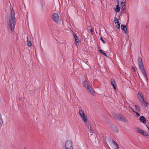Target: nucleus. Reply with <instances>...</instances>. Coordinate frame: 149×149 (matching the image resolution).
Returning a JSON list of instances; mask_svg holds the SVG:
<instances>
[{
  "mask_svg": "<svg viewBox=\"0 0 149 149\" xmlns=\"http://www.w3.org/2000/svg\"><path fill=\"white\" fill-rule=\"evenodd\" d=\"M27 42H28L27 45H28L29 47H30L32 45V43L31 41H29V40L28 38V36L27 37Z\"/></svg>",
  "mask_w": 149,
  "mask_h": 149,
  "instance_id": "19",
  "label": "nucleus"
},
{
  "mask_svg": "<svg viewBox=\"0 0 149 149\" xmlns=\"http://www.w3.org/2000/svg\"><path fill=\"white\" fill-rule=\"evenodd\" d=\"M136 130V132L138 133L141 134L145 136L147 138L149 137V135L148 134V133L146 132L141 130L139 128H137Z\"/></svg>",
  "mask_w": 149,
  "mask_h": 149,
  "instance_id": "7",
  "label": "nucleus"
},
{
  "mask_svg": "<svg viewBox=\"0 0 149 149\" xmlns=\"http://www.w3.org/2000/svg\"><path fill=\"white\" fill-rule=\"evenodd\" d=\"M23 149H26V148H24Z\"/></svg>",
  "mask_w": 149,
  "mask_h": 149,
  "instance_id": "35",
  "label": "nucleus"
},
{
  "mask_svg": "<svg viewBox=\"0 0 149 149\" xmlns=\"http://www.w3.org/2000/svg\"><path fill=\"white\" fill-rule=\"evenodd\" d=\"M138 97L140 99V101L141 102L143 101L144 100V98H143V96L142 94V93L141 92H139L138 94Z\"/></svg>",
  "mask_w": 149,
  "mask_h": 149,
  "instance_id": "9",
  "label": "nucleus"
},
{
  "mask_svg": "<svg viewBox=\"0 0 149 149\" xmlns=\"http://www.w3.org/2000/svg\"><path fill=\"white\" fill-rule=\"evenodd\" d=\"M145 104H146V106H147L148 104H147L146 103V102H145Z\"/></svg>",
  "mask_w": 149,
  "mask_h": 149,
  "instance_id": "32",
  "label": "nucleus"
},
{
  "mask_svg": "<svg viewBox=\"0 0 149 149\" xmlns=\"http://www.w3.org/2000/svg\"><path fill=\"white\" fill-rule=\"evenodd\" d=\"M132 69L133 70L134 72L135 71V69L133 67H132Z\"/></svg>",
  "mask_w": 149,
  "mask_h": 149,
  "instance_id": "28",
  "label": "nucleus"
},
{
  "mask_svg": "<svg viewBox=\"0 0 149 149\" xmlns=\"http://www.w3.org/2000/svg\"><path fill=\"white\" fill-rule=\"evenodd\" d=\"M19 100H21V97H19Z\"/></svg>",
  "mask_w": 149,
  "mask_h": 149,
  "instance_id": "33",
  "label": "nucleus"
},
{
  "mask_svg": "<svg viewBox=\"0 0 149 149\" xmlns=\"http://www.w3.org/2000/svg\"><path fill=\"white\" fill-rule=\"evenodd\" d=\"M130 107L133 111H134V112H135L134 110L133 109V108L132 107Z\"/></svg>",
  "mask_w": 149,
  "mask_h": 149,
  "instance_id": "29",
  "label": "nucleus"
},
{
  "mask_svg": "<svg viewBox=\"0 0 149 149\" xmlns=\"http://www.w3.org/2000/svg\"><path fill=\"white\" fill-rule=\"evenodd\" d=\"M111 85L113 86L114 89L115 90H116V88L115 87L116 84L115 82L114 79H112L111 81Z\"/></svg>",
  "mask_w": 149,
  "mask_h": 149,
  "instance_id": "11",
  "label": "nucleus"
},
{
  "mask_svg": "<svg viewBox=\"0 0 149 149\" xmlns=\"http://www.w3.org/2000/svg\"><path fill=\"white\" fill-rule=\"evenodd\" d=\"M81 117L84 122H86L87 121L88 119L87 116L85 115Z\"/></svg>",
  "mask_w": 149,
  "mask_h": 149,
  "instance_id": "15",
  "label": "nucleus"
},
{
  "mask_svg": "<svg viewBox=\"0 0 149 149\" xmlns=\"http://www.w3.org/2000/svg\"><path fill=\"white\" fill-rule=\"evenodd\" d=\"M139 66L143 65V63L142 62H141L139 63Z\"/></svg>",
  "mask_w": 149,
  "mask_h": 149,
  "instance_id": "27",
  "label": "nucleus"
},
{
  "mask_svg": "<svg viewBox=\"0 0 149 149\" xmlns=\"http://www.w3.org/2000/svg\"><path fill=\"white\" fill-rule=\"evenodd\" d=\"M140 120L142 123H144L146 122V120L145 118L143 116H141L139 118Z\"/></svg>",
  "mask_w": 149,
  "mask_h": 149,
  "instance_id": "13",
  "label": "nucleus"
},
{
  "mask_svg": "<svg viewBox=\"0 0 149 149\" xmlns=\"http://www.w3.org/2000/svg\"><path fill=\"white\" fill-rule=\"evenodd\" d=\"M138 61L139 63L141 62H142V60L141 59V58L140 57H139L138 58Z\"/></svg>",
  "mask_w": 149,
  "mask_h": 149,
  "instance_id": "24",
  "label": "nucleus"
},
{
  "mask_svg": "<svg viewBox=\"0 0 149 149\" xmlns=\"http://www.w3.org/2000/svg\"><path fill=\"white\" fill-rule=\"evenodd\" d=\"M75 40L76 43H77L79 42V40L78 39V37L76 36L75 34L74 35Z\"/></svg>",
  "mask_w": 149,
  "mask_h": 149,
  "instance_id": "20",
  "label": "nucleus"
},
{
  "mask_svg": "<svg viewBox=\"0 0 149 149\" xmlns=\"http://www.w3.org/2000/svg\"><path fill=\"white\" fill-rule=\"evenodd\" d=\"M148 127V130H149V126L148 127Z\"/></svg>",
  "mask_w": 149,
  "mask_h": 149,
  "instance_id": "34",
  "label": "nucleus"
},
{
  "mask_svg": "<svg viewBox=\"0 0 149 149\" xmlns=\"http://www.w3.org/2000/svg\"><path fill=\"white\" fill-rule=\"evenodd\" d=\"M126 6L125 4L118 3L116 8H114V10L116 12L118 13L120 11V9L122 10H124Z\"/></svg>",
  "mask_w": 149,
  "mask_h": 149,
  "instance_id": "4",
  "label": "nucleus"
},
{
  "mask_svg": "<svg viewBox=\"0 0 149 149\" xmlns=\"http://www.w3.org/2000/svg\"><path fill=\"white\" fill-rule=\"evenodd\" d=\"M135 107H136V109L137 110L139 111H140V108L138 106H137L136 105H135Z\"/></svg>",
  "mask_w": 149,
  "mask_h": 149,
  "instance_id": "22",
  "label": "nucleus"
},
{
  "mask_svg": "<svg viewBox=\"0 0 149 149\" xmlns=\"http://www.w3.org/2000/svg\"><path fill=\"white\" fill-rule=\"evenodd\" d=\"M3 124V120L2 118V116L0 113V125H2Z\"/></svg>",
  "mask_w": 149,
  "mask_h": 149,
  "instance_id": "18",
  "label": "nucleus"
},
{
  "mask_svg": "<svg viewBox=\"0 0 149 149\" xmlns=\"http://www.w3.org/2000/svg\"><path fill=\"white\" fill-rule=\"evenodd\" d=\"M100 40H101V41L103 43L105 44L106 43L105 41L103 39L102 37H101L100 38Z\"/></svg>",
  "mask_w": 149,
  "mask_h": 149,
  "instance_id": "23",
  "label": "nucleus"
},
{
  "mask_svg": "<svg viewBox=\"0 0 149 149\" xmlns=\"http://www.w3.org/2000/svg\"><path fill=\"white\" fill-rule=\"evenodd\" d=\"M118 3H120V4H125V0H117Z\"/></svg>",
  "mask_w": 149,
  "mask_h": 149,
  "instance_id": "16",
  "label": "nucleus"
},
{
  "mask_svg": "<svg viewBox=\"0 0 149 149\" xmlns=\"http://www.w3.org/2000/svg\"><path fill=\"white\" fill-rule=\"evenodd\" d=\"M65 149H73L72 144L70 140H68L66 142L65 146Z\"/></svg>",
  "mask_w": 149,
  "mask_h": 149,
  "instance_id": "5",
  "label": "nucleus"
},
{
  "mask_svg": "<svg viewBox=\"0 0 149 149\" xmlns=\"http://www.w3.org/2000/svg\"><path fill=\"white\" fill-rule=\"evenodd\" d=\"M89 28L90 29V31H91V33H92L93 32V29H92V28L90 26H89Z\"/></svg>",
  "mask_w": 149,
  "mask_h": 149,
  "instance_id": "25",
  "label": "nucleus"
},
{
  "mask_svg": "<svg viewBox=\"0 0 149 149\" xmlns=\"http://www.w3.org/2000/svg\"><path fill=\"white\" fill-rule=\"evenodd\" d=\"M115 132H118V130L115 128Z\"/></svg>",
  "mask_w": 149,
  "mask_h": 149,
  "instance_id": "30",
  "label": "nucleus"
},
{
  "mask_svg": "<svg viewBox=\"0 0 149 149\" xmlns=\"http://www.w3.org/2000/svg\"><path fill=\"white\" fill-rule=\"evenodd\" d=\"M90 135L91 136L93 135V132H90Z\"/></svg>",
  "mask_w": 149,
  "mask_h": 149,
  "instance_id": "31",
  "label": "nucleus"
},
{
  "mask_svg": "<svg viewBox=\"0 0 149 149\" xmlns=\"http://www.w3.org/2000/svg\"><path fill=\"white\" fill-rule=\"evenodd\" d=\"M83 84L84 86L86 88L88 91L90 92L93 95L95 94V92L93 89L87 83L86 81H84L83 82Z\"/></svg>",
  "mask_w": 149,
  "mask_h": 149,
  "instance_id": "3",
  "label": "nucleus"
},
{
  "mask_svg": "<svg viewBox=\"0 0 149 149\" xmlns=\"http://www.w3.org/2000/svg\"><path fill=\"white\" fill-rule=\"evenodd\" d=\"M53 20L57 23L61 21V20L59 18V15L57 13H54L52 15Z\"/></svg>",
  "mask_w": 149,
  "mask_h": 149,
  "instance_id": "6",
  "label": "nucleus"
},
{
  "mask_svg": "<svg viewBox=\"0 0 149 149\" xmlns=\"http://www.w3.org/2000/svg\"><path fill=\"white\" fill-rule=\"evenodd\" d=\"M121 29L123 30L125 33H127V29L126 26L123 25H121Z\"/></svg>",
  "mask_w": 149,
  "mask_h": 149,
  "instance_id": "12",
  "label": "nucleus"
},
{
  "mask_svg": "<svg viewBox=\"0 0 149 149\" xmlns=\"http://www.w3.org/2000/svg\"><path fill=\"white\" fill-rule=\"evenodd\" d=\"M113 117L119 120L124 121V122L127 123L128 122L127 120L123 115L119 113H113Z\"/></svg>",
  "mask_w": 149,
  "mask_h": 149,
  "instance_id": "2",
  "label": "nucleus"
},
{
  "mask_svg": "<svg viewBox=\"0 0 149 149\" xmlns=\"http://www.w3.org/2000/svg\"><path fill=\"white\" fill-rule=\"evenodd\" d=\"M79 113L81 117L84 116L85 115L84 111L82 110H79Z\"/></svg>",
  "mask_w": 149,
  "mask_h": 149,
  "instance_id": "14",
  "label": "nucleus"
},
{
  "mask_svg": "<svg viewBox=\"0 0 149 149\" xmlns=\"http://www.w3.org/2000/svg\"><path fill=\"white\" fill-rule=\"evenodd\" d=\"M111 141L114 146V148L115 149H118L119 147L118 144L113 140L111 139Z\"/></svg>",
  "mask_w": 149,
  "mask_h": 149,
  "instance_id": "10",
  "label": "nucleus"
},
{
  "mask_svg": "<svg viewBox=\"0 0 149 149\" xmlns=\"http://www.w3.org/2000/svg\"><path fill=\"white\" fill-rule=\"evenodd\" d=\"M16 24V20L15 13L13 9H11L10 15V16L7 22V27L9 30L13 31L14 30Z\"/></svg>",
  "mask_w": 149,
  "mask_h": 149,
  "instance_id": "1",
  "label": "nucleus"
},
{
  "mask_svg": "<svg viewBox=\"0 0 149 149\" xmlns=\"http://www.w3.org/2000/svg\"><path fill=\"white\" fill-rule=\"evenodd\" d=\"M135 113L136 114V115L138 116H140V114L138 113H137V112H135Z\"/></svg>",
  "mask_w": 149,
  "mask_h": 149,
  "instance_id": "26",
  "label": "nucleus"
},
{
  "mask_svg": "<svg viewBox=\"0 0 149 149\" xmlns=\"http://www.w3.org/2000/svg\"><path fill=\"white\" fill-rule=\"evenodd\" d=\"M114 22L116 25L115 27L117 29H119L120 27V23L116 17L114 18Z\"/></svg>",
  "mask_w": 149,
  "mask_h": 149,
  "instance_id": "8",
  "label": "nucleus"
},
{
  "mask_svg": "<svg viewBox=\"0 0 149 149\" xmlns=\"http://www.w3.org/2000/svg\"><path fill=\"white\" fill-rule=\"evenodd\" d=\"M99 51H100V52L102 54H103L105 56H107V55L106 54V53H105V52H103V51L101 49H100Z\"/></svg>",
  "mask_w": 149,
  "mask_h": 149,
  "instance_id": "21",
  "label": "nucleus"
},
{
  "mask_svg": "<svg viewBox=\"0 0 149 149\" xmlns=\"http://www.w3.org/2000/svg\"><path fill=\"white\" fill-rule=\"evenodd\" d=\"M139 68L141 69L142 71L143 72V73L145 74L146 73L144 69V67L143 65H141L139 66Z\"/></svg>",
  "mask_w": 149,
  "mask_h": 149,
  "instance_id": "17",
  "label": "nucleus"
}]
</instances>
